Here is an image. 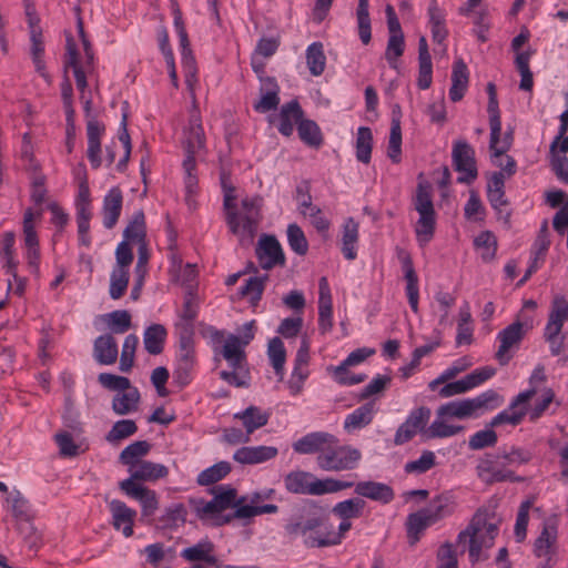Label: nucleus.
Masks as SVG:
<instances>
[{
  "mask_svg": "<svg viewBox=\"0 0 568 568\" xmlns=\"http://www.w3.org/2000/svg\"><path fill=\"white\" fill-rule=\"evenodd\" d=\"M312 509L303 508L292 515L284 525V532L290 539L303 537L307 548H324L342 542L345 534L352 528L351 519L341 520L338 530L334 531L332 525H326V518L317 510L312 501Z\"/></svg>",
  "mask_w": 568,
  "mask_h": 568,
  "instance_id": "1",
  "label": "nucleus"
},
{
  "mask_svg": "<svg viewBox=\"0 0 568 568\" xmlns=\"http://www.w3.org/2000/svg\"><path fill=\"white\" fill-rule=\"evenodd\" d=\"M285 489L295 495L322 496L334 494L353 487L354 480H339L335 478L318 479L312 473L293 470L284 476Z\"/></svg>",
  "mask_w": 568,
  "mask_h": 568,
  "instance_id": "2",
  "label": "nucleus"
},
{
  "mask_svg": "<svg viewBox=\"0 0 568 568\" xmlns=\"http://www.w3.org/2000/svg\"><path fill=\"white\" fill-rule=\"evenodd\" d=\"M504 398L495 389H488L474 398L450 400L440 405L436 415L446 419H468L478 417L479 412L494 410L501 406Z\"/></svg>",
  "mask_w": 568,
  "mask_h": 568,
  "instance_id": "3",
  "label": "nucleus"
},
{
  "mask_svg": "<svg viewBox=\"0 0 568 568\" xmlns=\"http://www.w3.org/2000/svg\"><path fill=\"white\" fill-rule=\"evenodd\" d=\"M413 205L419 215L414 226L416 240L420 246H425L433 240L436 230V211L429 182H418L416 193L413 196Z\"/></svg>",
  "mask_w": 568,
  "mask_h": 568,
  "instance_id": "4",
  "label": "nucleus"
},
{
  "mask_svg": "<svg viewBox=\"0 0 568 568\" xmlns=\"http://www.w3.org/2000/svg\"><path fill=\"white\" fill-rule=\"evenodd\" d=\"M362 459L359 449L351 445H339L338 442L329 443L323 454L316 456V464L324 471H351Z\"/></svg>",
  "mask_w": 568,
  "mask_h": 568,
  "instance_id": "5",
  "label": "nucleus"
},
{
  "mask_svg": "<svg viewBox=\"0 0 568 568\" xmlns=\"http://www.w3.org/2000/svg\"><path fill=\"white\" fill-rule=\"evenodd\" d=\"M499 449L495 453L485 454L478 459L476 475L485 485L491 486L497 483H523L525 477L518 476L514 470L504 465Z\"/></svg>",
  "mask_w": 568,
  "mask_h": 568,
  "instance_id": "6",
  "label": "nucleus"
},
{
  "mask_svg": "<svg viewBox=\"0 0 568 568\" xmlns=\"http://www.w3.org/2000/svg\"><path fill=\"white\" fill-rule=\"evenodd\" d=\"M275 495L276 491L273 488H264L257 491H253L248 496H245L246 500L250 501V505L237 507L233 514L225 515V517H223L217 524L225 525L234 518L246 519L264 514H276L280 510L277 505L262 504L266 500H273Z\"/></svg>",
  "mask_w": 568,
  "mask_h": 568,
  "instance_id": "7",
  "label": "nucleus"
},
{
  "mask_svg": "<svg viewBox=\"0 0 568 568\" xmlns=\"http://www.w3.org/2000/svg\"><path fill=\"white\" fill-rule=\"evenodd\" d=\"M518 316L521 317V320L515 321L501 329L497 335V339L500 342V345L495 356L500 365L509 363L511 355H509L508 352L513 347L518 346L526 333L534 327V320L531 316L524 315L523 311Z\"/></svg>",
  "mask_w": 568,
  "mask_h": 568,
  "instance_id": "8",
  "label": "nucleus"
},
{
  "mask_svg": "<svg viewBox=\"0 0 568 568\" xmlns=\"http://www.w3.org/2000/svg\"><path fill=\"white\" fill-rule=\"evenodd\" d=\"M486 511H476L467 527L457 536V544L468 541V556L473 565L483 559L481 550L484 547L490 548L487 544V539L485 537H479V532L486 525ZM484 559H486V557H484Z\"/></svg>",
  "mask_w": 568,
  "mask_h": 568,
  "instance_id": "9",
  "label": "nucleus"
},
{
  "mask_svg": "<svg viewBox=\"0 0 568 568\" xmlns=\"http://www.w3.org/2000/svg\"><path fill=\"white\" fill-rule=\"evenodd\" d=\"M430 417L432 410L427 406H419L412 409L405 422L399 425L395 433V445L408 443L416 434H420L426 439Z\"/></svg>",
  "mask_w": 568,
  "mask_h": 568,
  "instance_id": "10",
  "label": "nucleus"
},
{
  "mask_svg": "<svg viewBox=\"0 0 568 568\" xmlns=\"http://www.w3.org/2000/svg\"><path fill=\"white\" fill-rule=\"evenodd\" d=\"M452 160L454 169L463 173L457 178L458 183L470 184L477 176V165L474 148L465 140H457L453 144Z\"/></svg>",
  "mask_w": 568,
  "mask_h": 568,
  "instance_id": "11",
  "label": "nucleus"
},
{
  "mask_svg": "<svg viewBox=\"0 0 568 568\" xmlns=\"http://www.w3.org/2000/svg\"><path fill=\"white\" fill-rule=\"evenodd\" d=\"M537 388L530 387L517 396L509 403L508 407L496 416H494L487 424L488 427H498L504 424L511 426L519 425L528 413V402L536 395Z\"/></svg>",
  "mask_w": 568,
  "mask_h": 568,
  "instance_id": "12",
  "label": "nucleus"
},
{
  "mask_svg": "<svg viewBox=\"0 0 568 568\" xmlns=\"http://www.w3.org/2000/svg\"><path fill=\"white\" fill-rule=\"evenodd\" d=\"M487 199L496 211L499 220L509 224L511 211L508 207L509 201L505 193V175L503 172H494L487 183Z\"/></svg>",
  "mask_w": 568,
  "mask_h": 568,
  "instance_id": "13",
  "label": "nucleus"
},
{
  "mask_svg": "<svg viewBox=\"0 0 568 568\" xmlns=\"http://www.w3.org/2000/svg\"><path fill=\"white\" fill-rule=\"evenodd\" d=\"M119 487L125 495L140 503L142 517H150L158 509L159 500L154 490L131 481V479L120 481Z\"/></svg>",
  "mask_w": 568,
  "mask_h": 568,
  "instance_id": "14",
  "label": "nucleus"
},
{
  "mask_svg": "<svg viewBox=\"0 0 568 568\" xmlns=\"http://www.w3.org/2000/svg\"><path fill=\"white\" fill-rule=\"evenodd\" d=\"M255 252L263 270H271L275 265H284L285 263V255L282 246L274 235H262L258 240Z\"/></svg>",
  "mask_w": 568,
  "mask_h": 568,
  "instance_id": "15",
  "label": "nucleus"
},
{
  "mask_svg": "<svg viewBox=\"0 0 568 568\" xmlns=\"http://www.w3.org/2000/svg\"><path fill=\"white\" fill-rule=\"evenodd\" d=\"M262 203L263 199L261 196L245 197L242 200L241 205L245 213L240 217L241 233L236 234L240 242H251L253 240L258 226Z\"/></svg>",
  "mask_w": 568,
  "mask_h": 568,
  "instance_id": "16",
  "label": "nucleus"
},
{
  "mask_svg": "<svg viewBox=\"0 0 568 568\" xmlns=\"http://www.w3.org/2000/svg\"><path fill=\"white\" fill-rule=\"evenodd\" d=\"M558 527L555 520H546L542 529L534 542V554L536 557L546 558L545 568H551L550 561L557 551Z\"/></svg>",
  "mask_w": 568,
  "mask_h": 568,
  "instance_id": "17",
  "label": "nucleus"
},
{
  "mask_svg": "<svg viewBox=\"0 0 568 568\" xmlns=\"http://www.w3.org/2000/svg\"><path fill=\"white\" fill-rule=\"evenodd\" d=\"M338 442L337 437L327 432H312L292 444V448L300 455H321L329 443Z\"/></svg>",
  "mask_w": 568,
  "mask_h": 568,
  "instance_id": "18",
  "label": "nucleus"
},
{
  "mask_svg": "<svg viewBox=\"0 0 568 568\" xmlns=\"http://www.w3.org/2000/svg\"><path fill=\"white\" fill-rule=\"evenodd\" d=\"M105 131L103 123L94 118H90L87 122L88 150L87 156L92 166L97 170L102 164L101 159V136Z\"/></svg>",
  "mask_w": 568,
  "mask_h": 568,
  "instance_id": "19",
  "label": "nucleus"
},
{
  "mask_svg": "<svg viewBox=\"0 0 568 568\" xmlns=\"http://www.w3.org/2000/svg\"><path fill=\"white\" fill-rule=\"evenodd\" d=\"M318 294V329L322 334H326L333 327L332 294L326 277L320 278Z\"/></svg>",
  "mask_w": 568,
  "mask_h": 568,
  "instance_id": "20",
  "label": "nucleus"
},
{
  "mask_svg": "<svg viewBox=\"0 0 568 568\" xmlns=\"http://www.w3.org/2000/svg\"><path fill=\"white\" fill-rule=\"evenodd\" d=\"M277 454L274 446H243L235 450L233 459L242 465H256L275 458Z\"/></svg>",
  "mask_w": 568,
  "mask_h": 568,
  "instance_id": "21",
  "label": "nucleus"
},
{
  "mask_svg": "<svg viewBox=\"0 0 568 568\" xmlns=\"http://www.w3.org/2000/svg\"><path fill=\"white\" fill-rule=\"evenodd\" d=\"M123 204V195L120 187L114 186L104 195L102 204V223L108 230L113 229L121 215Z\"/></svg>",
  "mask_w": 568,
  "mask_h": 568,
  "instance_id": "22",
  "label": "nucleus"
},
{
  "mask_svg": "<svg viewBox=\"0 0 568 568\" xmlns=\"http://www.w3.org/2000/svg\"><path fill=\"white\" fill-rule=\"evenodd\" d=\"M353 486H355L354 491L356 495L384 505L389 504L395 498L393 488L385 483L365 480L357 484L354 483Z\"/></svg>",
  "mask_w": 568,
  "mask_h": 568,
  "instance_id": "23",
  "label": "nucleus"
},
{
  "mask_svg": "<svg viewBox=\"0 0 568 568\" xmlns=\"http://www.w3.org/2000/svg\"><path fill=\"white\" fill-rule=\"evenodd\" d=\"M109 508L112 515L113 527L116 530L122 529L125 537H131L133 535V524L136 511L119 499L111 500Z\"/></svg>",
  "mask_w": 568,
  "mask_h": 568,
  "instance_id": "24",
  "label": "nucleus"
},
{
  "mask_svg": "<svg viewBox=\"0 0 568 568\" xmlns=\"http://www.w3.org/2000/svg\"><path fill=\"white\" fill-rule=\"evenodd\" d=\"M184 150L185 156L195 158V154L205 146V134L197 114H192L189 119V125L184 130Z\"/></svg>",
  "mask_w": 568,
  "mask_h": 568,
  "instance_id": "25",
  "label": "nucleus"
},
{
  "mask_svg": "<svg viewBox=\"0 0 568 568\" xmlns=\"http://www.w3.org/2000/svg\"><path fill=\"white\" fill-rule=\"evenodd\" d=\"M261 99L256 101L253 109L258 113H266L275 110L280 104V87L273 77L261 78Z\"/></svg>",
  "mask_w": 568,
  "mask_h": 568,
  "instance_id": "26",
  "label": "nucleus"
},
{
  "mask_svg": "<svg viewBox=\"0 0 568 568\" xmlns=\"http://www.w3.org/2000/svg\"><path fill=\"white\" fill-rule=\"evenodd\" d=\"M119 356L116 339L112 334L98 336L93 342V358L100 365H113Z\"/></svg>",
  "mask_w": 568,
  "mask_h": 568,
  "instance_id": "27",
  "label": "nucleus"
},
{
  "mask_svg": "<svg viewBox=\"0 0 568 568\" xmlns=\"http://www.w3.org/2000/svg\"><path fill=\"white\" fill-rule=\"evenodd\" d=\"M141 395L135 386H130L123 392L116 393L111 403V408L115 415L124 416L135 413L139 409Z\"/></svg>",
  "mask_w": 568,
  "mask_h": 568,
  "instance_id": "28",
  "label": "nucleus"
},
{
  "mask_svg": "<svg viewBox=\"0 0 568 568\" xmlns=\"http://www.w3.org/2000/svg\"><path fill=\"white\" fill-rule=\"evenodd\" d=\"M130 473L131 481L143 480V481H154L160 478H164L169 474V469L166 466L158 463H153L150 460H142L133 468L128 469Z\"/></svg>",
  "mask_w": 568,
  "mask_h": 568,
  "instance_id": "29",
  "label": "nucleus"
},
{
  "mask_svg": "<svg viewBox=\"0 0 568 568\" xmlns=\"http://www.w3.org/2000/svg\"><path fill=\"white\" fill-rule=\"evenodd\" d=\"M67 57L64 61V68L65 70L68 68H72L74 78H75V84L78 90L83 94L85 89L88 88V81L87 75L84 72V69L81 67L79 62V52L77 49V44L71 36L67 37Z\"/></svg>",
  "mask_w": 568,
  "mask_h": 568,
  "instance_id": "30",
  "label": "nucleus"
},
{
  "mask_svg": "<svg viewBox=\"0 0 568 568\" xmlns=\"http://www.w3.org/2000/svg\"><path fill=\"white\" fill-rule=\"evenodd\" d=\"M303 110L297 100H292L282 105L280 112L278 132L284 136H291L294 131V122L297 124L303 118Z\"/></svg>",
  "mask_w": 568,
  "mask_h": 568,
  "instance_id": "31",
  "label": "nucleus"
},
{
  "mask_svg": "<svg viewBox=\"0 0 568 568\" xmlns=\"http://www.w3.org/2000/svg\"><path fill=\"white\" fill-rule=\"evenodd\" d=\"M432 525H434V523L430 521V518L424 509L409 514L405 523L408 544L410 546L416 545L420 540L424 531Z\"/></svg>",
  "mask_w": 568,
  "mask_h": 568,
  "instance_id": "32",
  "label": "nucleus"
},
{
  "mask_svg": "<svg viewBox=\"0 0 568 568\" xmlns=\"http://www.w3.org/2000/svg\"><path fill=\"white\" fill-rule=\"evenodd\" d=\"M468 74L467 65L462 59L454 62L449 89V98L453 102H458L464 98L468 87Z\"/></svg>",
  "mask_w": 568,
  "mask_h": 568,
  "instance_id": "33",
  "label": "nucleus"
},
{
  "mask_svg": "<svg viewBox=\"0 0 568 568\" xmlns=\"http://www.w3.org/2000/svg\"><path fill=\"white\" fill-rule=\"evenodd\" d=\"M456 508L454 497L449 494H442L432 499L428 507L423 508L430 518V521L436 524L445 517L450 516Z\"/></svg>",
  "mask_w": 568,
  "mask_h": 568,
  "instance_id": "34",
  "label": "nucleus"
},
{
  "mask_svg": "<svg viewBox=\"0 0 568 568\" xmlns=\"http://www.w3.org/2000/svg\"><path fill=\"white\" fill-rule=\"evenodd\" d=\"M234 418L240 419L245 432L252 435L256 429L268 423L270 415L263 412L260 407L251 405L244 410L235 413Z\"/></svg>",
  "mask_w": 568,
  "mask_h": 568,
  "instance_id": "35",
  "label": "nucleus"
},
{
  "mask_svg": "<svg viewBox=\"0 0 568 568\" xmlns=\"http://www.w3.org/2000/svg\"><path fill=\"white\" fill-rule=\"evenodd\" d=\"M375 404L373 402L365 403L351 414L344 420V428L347 432L362 429L369 425L374 418Z\"/></svg>",
  "mask_w": 568,
  "mask_h": 568,
  "instance_id": "36",
  "label": "nucleus"
},
{
  "mask_svg": "<svg viewBox=\"0 0 568 568\" xmlns=\"http://www.w3.org/2000/svg\"><path fill=\"white\" fill-rule=\"evenodd\" d=\"M358 230L359 225L353 217L346 219L343 225L342 253L348 261H353L357 256Z\"/></svg>",
  "mask_w": 568,
  "mask_h": 568,
  "instance_id": "37",
  "label": "nucleus"
},
{
  "mask_svg": "<svg viewBox=\"0 0 568 568\" xmlns=\"http://www.w3.org/2000/svg\"><path fill=\"white\" fill-rule=\"evenodd\" d=\"M213 544L209 540L199 541L197 544L182 550L181 557L187 561H204L209 566H216L217 558L212 555Z\"/></svg>",
  "mask_w": 568,
  "mask_h": 568,
  "instance_id": "38",
  "label": "nucleus"
},
{
  "mask_svg": "<svg viewBox=\"0 0 568 568\" xmlns=\"http://www.w3.org/2000/svg\"><path fill=\"white\" fill-rule=\"evenodd\" d=\"M393 111L387 155L393 163H399L402 156V128H400V110Z\"/></svg>",
  "mask_w": 568,
  "mask_h": 568,
  "instance_id": "39",
  "label": "nucleus"
},
{
  "mask_svg": "<svg viewBox=\"0 0 568 568\" xmlns=\"http://www.w3.org/2000/svg\"><path fill=\"white\" fill-rule=\"evenodd\" d=\"M403 270L405 273L406 295L408 298V303L412 311L414 313H417L419 298L418 277L414 270L412 258L409 256L403 258Z\"/></svg>",
  "mask_w": 568,
  "mask_h": 568,
  "instance_id": "40",
  "label": "nucleus"
},
{
  "mask_svg": "<svg viewBox=\"0 0 568 568\" xmlns=\"http://www.w3.org/2000/svg\"><path fill=\"white\" fill-rule=\"evenodd\" d=\"M166 329L161 324H152L144 331L143 345L145 351L151 355H159L163 352L166 338Z\"/></svg>",
  "mask_w": 568,
  "mask_h": 568,
  "instance_id": "41",
  "label": "nucleus"
},
{
  "mask_svg": "<svg viewBox=\"0 0 568 568\" xmlns=\"http://www.w3.org/2000/svg\"><path fill=\"white\" fill-rule=\"evenodd\" d=\"M123 241L128 243L145 244L146 226L145 216L142 210L133 213L131 221L123 231Z\"/></svg>",
  "mask_w": 568,
  "mask_h": 568,
  "instance_id": "42",
  "label": "nucleus"
},
{
  "mask_svg": "<svg viewBox=\"0 0 568 568\" xmlns=\"http://www.w3.org/2000/svg\"><path fill=\"white\" fill-rule=\"evenodd\" d=\"M297 132L301 141L306 145L314 149H320L323 145V134L315 121L301 118L297 123Z\"/></svg>",
  "mask_w": 568,
  "mask_h": 568,
  "instance_id": "43",
  "label": "nucleus"
},
{
  "mask_svg": "<svg viewBox=\"0 0 568 568\" xmlns=\"http://www.w3.org/2000/svg\"><path fill=\"white\" fill-rule=\"evenodd\" d=\"M186 508L183 504H174L165 508L164 513L158 518V528L175 529L186 521Z\"/></svg>",
  "mask_w": 568,
  "mask_h": 568,
  "instance_id": "44",
  "label": "nucleus"
},
{
  "mask_svg": "<svg viewBox=\"0 0 568 568\" xmlns=\"http://www.w3.org/2000/svg\"><path fill=\"white\" fill-rule=\"evenodd\" d=\"M151 450V444L146 440H136L130 445H128L119 456V460L122 465L129 467V469L133 468L138 465L142 457L149 454Z\"/></svg>",
  "mask_w": 568,
  "mask_h": 568,
  "instance_id": "45",
  "label": "nucleus"
},
{
  "mask_svg": "<svg viewBox=\"0 0 568 568\" xmlns=\"http://www.w3.org/2000/svg\"><path fill=\"white\" fill-rule=\"evenodd\" d=\"M268 275L252 276L240 287L239 294L248 298L251 306L256 307L262 298Z\"/></svg>",
  "mask_w": 568,
  "mask_h": 568,
  "instance_id": "46",
  "label": "nucleus"
},
{
  "mask_svg": "<svg viewBox=\"0 0 568 568\" xmlns=\"http://www.w3.org/2000/svg\"><path fill=\"white\" fill-rule=\"evenodd\" d=\"M366 503L364 499L355 497L335 504L332 508L334 516L341 520L359 518L363 515Z\"/></svg>",
  "mask_w": 568,
  "mask_h": 568,
  "instance_id": "47",
  "label": "nucleus"
},
{
  "mask_svg": "<svg viewBox=\"0 0 568 568\" xmlns=\"http://www.w3.org/2000/svg\"><path fill=\"white\" fill-rule=\"evenodd\" d=\"M568 318L566 317L565 308L559 307L557 303L552 300L551 302V310L548 316V322L546 324V327L544 329V338L550 339L554 337H559L561 335V331L564 327L565 321Z\"/></svg>",
  "mask_w": 568,
  "mask_h": 568,
  "instance_id": "48",
  "label": "nucleus"
},
{
  "mask_svg": "<svg viewBox=\"0 0 568 568\" xmlns=\"http://www.w3.org/2000/svg\"><path fill=\"white\" fill-rule=\"evenodd\" d=\"M231 464L229 462L222 460L202 470L197 475L196 481L200 486L213 485L225 478L231 473Z\"/></svg>",
  "mask_w": 568,
  "mask_h": 568,
  "instance_id": "49",
  "label": "nucleus"
},
{
  "mask_svg": "<svg viewBox=\"0 0 568 568\" xmlns=\"http://www.w3.org/2000/svg\"><path fill=\"white\" fill-rule=\"evenodd\" d=\"M306 63L310 73L314 77L321 75L326 65V57L322 42H313L306 49Z\"/></svg>",
  "mask_w": 568,
  "mask_h": 568,
  "instance_id": "50",
  "label": "nucleus"
},
{
  "mask_svg": "<svg viewBox=\"0 0 568 568\" xmlns=\"http://www.w3.org/2000/svg\"><path fill=\"white\" fill-rule=\"evenodd\" d=\"M214 497L213 499L220 505V508L223 510L231 507H240L243 506V503L246 501V497H241L236 500V489L231 487L230 485H220L212 489L211 491Z\"/></svg>",
  "mask_w": 568,
  "mask_h": 568,
  "instance_id": "51",
  "label": "nucleus"
},
{
  "mask_svg": "<svg viewBox=\"0 0 568 568\" xmlns=\"http://www.w3.org/2000/svg\"><path fill=\"white\" fill-rule=\"evenodd\" d=\"M368 8V0H358L356 9V19L358 36L363 44H368L372 39V26Z\"/></svg>",
  "mask_w": 568,
  "mask_h": 568,
  "instance_id": "52",
  "label": "nucleus"
},
{
  "mask_svg": "<svg viewBox=\"0 0 568 568\" xmlns=\"http://www.w3.org/2000/svg\"><path fill=\"white\" fill-rule=\"evenodd\" d=\"M513 142V129L506 131L501 138V118L499 116V132L495 139L493 136V126H490L489 150L491 158H501L511 148Z\"/></svg>",
  "mask_w": 568,
  "mask_h": 568,
  "instance_id": "53",
  "label": "nucleus"
},
{
  "mask_svg": "<svg viewBox=\"0 0 568 568\" xmlns=\"http://www.w3.org/2000/svg\"><path fill=\"white\" fill-rule=\"evenodd\" d=\"M372 130L367 126L358 128L356 138V159L362 163L368 164L372 158Z\"/></svg>",
  "mask_w": 568,
  "mask_h": 568,
  "instance_id": "54",
  "label": "nucleus"
},
{
  "mask_svg": "<svg viewBox=\"0 0 568 568\" xmlns=\"http://www.w3.org/2000/svg\"><path fill=\"white\" fill-rule=\"evenodd\" d=\"M446 418L438 417V415H436V418L427 428L426 439L447 438L455 436L464 430V426L449 425L446 423Z\"/></svg>",
  "mask_w": 568,
  "mask_h": 568,
  "instance_id": "55",
  "label": "nucleus"
},
{
  "mask_svg": "<svg viewBox=\"0 0 568 568\" xmlns=\"http://www.w3.org/2000/svg\"><path fill=\"white\" fill-rule=\"evenodd\" d=\"M31 40V58L34 64L36 71L44 79H48L49 75L45 71V62L43 59L44 54V44L42 39V31H32L30 34Z\"/></svg>",
  "mask_w": 568,
  "mask_h": 568,
  "instance_id": "56",
  "label": "nucleus"
},
{
  "mask_svg": "<svg viewBox=\"0 0 568 568\" xmlns=\"http://www.w3.org/2000/svg\"><path fill=\"white\" fill-rule=\"evenodd\" d=\"M138 426L133 419H120L115 422L112 428L105 435V440L112 445L119 444L122 439L134 435Z\"/></svg>",
  "mask_w": 568,
  "mask_h": 568,
  "instance_id": "57",
  "label": "nucleus"
},
{
  "mask_svg": "<svg viewBox=\"0 0 568 568\" xmlns=\"http://www.w3.org/2000/svg\"><path fill=\"white\" fill-rule=\"evenodd\" d=\"M267 355L270 357L271 364L276 375H280V377L282 378L286 361V351L280 337H273L268 342Z\"/></svg>",
  "mask_w": 568,
  "mask_h": 568,
  "instance_id": "58",
  "label": "nucleus"
},
{
  "mask_svg": "<svg viewBox=\"0 0 568 568\" xmlns=\"http://www.w3.org/2000/svg\"><path fill=\"white\" fill-rule=\"evenodd\" d=\"M440 345V342H434L430 344H426L419 347H416L412 354V361L399 368V373L404 379L409 378L414 373L415 369L420 365V361L424 356H427L433 351H435Z\"/></svg>",
  "mask_w": 568,
  "mask_h": 568,
  "instance_id": "59",
  "label": "nucleus"
},
{
  "mask_svg": "<svg viewBox=\"0 0 568 568\" xmlns=\"http://www.w3.org/2000/svg\"><path fill=\"white\" fill-rule=\"evenodd\" d=\"M475 246L480 250L483 261L490 262L495 258L497 252V239L490 231H484L475 237Z\"/></svg>",
  "mask_w": 568,
  "mask_h": 568,
  "instance_id": "60",
  "label": "nucleus"
},
{
  "mask_svg": "<svg viewBox=\"0 0 568 568\" xmlns=\"http://www.w3.org/2000/svg\"><path fill=\"white\" fill-rule=\"evenodd\" d=\"M139 344V338L135 334H129L123 342L120 355V371L128 373L134 365L135 349Z\"/></svg>",
  "mask_w": 568,
  "mask_h": 568,
  "instance_id": "61",
  "label": "nucleus"
},
{
  "mask_svg": "<svg viewBox=\"0 0 568 568\" xmlns=\"http://www.w3.org/2000/svg\"><path fill=\"white\" fill-rule=\"evenodd\" d=\"M7 501L11 505L12 516L19 520H29L31 506L29 500L17 489L10 493Z\"/></svg>",
  "mask_w": 568,
  "mask_h": 568,
  "instance_id": "62",
  "label": "nucleus"
},
{
  "mask_svg": "<svg viewBox=\"0 0 568 568\" xmlns=\"http://www.w3.org/2000/svg\"><path fill=\"white\" fill-rule=\"evenodd\" d=\"M286 233L291 250L297 255H305L308 251V242L301 226L296 223L288 224Z\"/></svg>",
  "mask_w": 568,
  "mask_h": 568,
  "instance_id": "63",
  "label": "nucleus"
},
{
  "mask_svg": "<svg viewBox=\"0 0 568 568\" xmlns=\"http://www.w3.org/2000/svg\"><path fill=\"white\" fill-rule=\"evenodd\" d=\"M103 317L113 334H123L131 327V315L125 310L113 311Z\"/></svg>",
  "mask_w": 568,
  "mask_h": 568,
  "instance_id": "64",
  "label": "nucleus"
}]
</instances>
